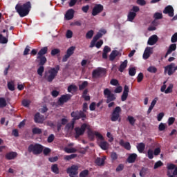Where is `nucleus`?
Masks as SVG:
<instances>
[{"mask_svg":"<svg viewBox=\"0 0 177 177\" xmlns=\"http://www.w3.org/2000/svg\"><path fill=\"white\" fill-rule=\"evenodd\" d=\"M48 53V47H43L40 49V50L37 53V59L39 60V64H46V62H48V59H46V57L44 56V55H46Z\"/></svg>","mask_w":177,"mask_h":177,"instance_id":"7ed1b4c3","label":"nucleus"},{"mask_svg":"<svg viewBox=\"0 0 177 177\" xmlns=\"http://www.w3.org/2000/svg\"><path fill=\"white\" fill-rule=\"evenodd\" d=\"M86 128H88V124L86 123H84L81 125V127H75V139H78L80 136H82L85 133V131H86Z\"/></svg>","mask_w":177,"mask_h":177,"instance_id":"0eeeda50","label":"nucleus"},{"mask_svg":"<svg viewBox=\"0 0 177 177\" xmlns=\"http://www.w3.org/2000/svg\"><path fill=\"white\" fill-rule=\"evenodd\" d=\"M22 106H24V107H28V106H30V101L28 100H24L22 101Z\"/></svg>","mask_w":177,"mask_h":177,"instance_id":"69168bd1","label":"nucleus"},{"mask_svg":"<svg viewBox=\"0 0 177 177\" xmlns=\"http://www.w3.org/2000/svg\"><path fill=\"white\" fill-rule=\"evenodd\" d=\"M136 17V12L130 11L128 14L127 19L129 21H133V19Z\"/></svg>","mask_w":177,"mask_h":177,"instance_id":"7c9ffc66","label":"nucleus"},{"mask_svg":"<svg viewBox=\"0 0 177 177\" xmlns=\"http://www.w3.org/2000/svg\"><path fill=\"white\" fill-rule=\"evenodd\" d=\"M60 54V49L54 48L51 50V56H56V55Z\"/></svg>","mask_w":177,"mask_h":177,"instance_id":"de8ad7c7","label":"nucleus"},{"mask_svg":"<svg viewBox=\"0 0 177 177\" xmlns=\"http://www.w3.org/2000/svg\"><path fill=\"white\" fill-rule=\"evenodd\" d=\"M147 171V169L142 167L140 171V176L145 177L146 176V172Z\"/></svg>","mask_w":177,"mask_h":177,"instance_id":"3c124183","label":"nucleus"},{"mask_svg":"<svg viewBox=\"0 0 177 177\" xmlns=\"http://www.w3.org/2000/svg\"><path fill=\"white\" fill-rule=\"evenodd\" d=\"M158 41V37L156 35H153L149 38L147 44L148 45H151V46L156 45Z\"/></svg>","mask_w":177,"mask_h":177,"instance_id":"a211bd4d","label":"nucleus"},{"mask_svg":"<svg viewBox=\"0 0 177 177\" xmlns=\"http://www.w3.org/2000/svg\"><path fill=\"white\" fill-rule=\"evenodd\" d=\"M111 85H113V86H117L118 85H120L118 83V80L116 79H112L110 82Z\"/></svg>","mask_w":177,"mask_h":177,"instance_id":"bf43d9fd","label":"nucleus"},{"mask_svg":"<svg viewBox=\"0 0 177 177\" xmlns=\"http://www.w3.org/2000/svg\"><path fill=\"white\" fill-rule=\"evenodd\" d=\"M79 167L75 165H73L71 166V167H68L66 169V172L67 174H69L70 177H77L78 175V169H79Z\"/></svg>","mask_w":177,"mask_h":177,"instance_id":"9d476101","label":"nucleus"},{"mask_svg":"<svg viewBox=\"0 0 177 177\" xmlns=\"http://www.w3.org/2000/svg\"><path fill=\"white\" fill-rule=\"evenodd\" d=\"M8 106L6 100L4 97H0V109H3Z\"/></svg>","mask_w":177,"mask_h":177,"instance_id":"c9c22d12","label":"nucleus"},{"mask_svg":"<svg viewBox=\"0 0 177 177\" xmlns=\"http://www.w3.org/2000/svg\"><path fill=\"white\" fill-rule=\"evenodd\" d=\"M15 9L20 17H26V16L30 13V10L31 9V3L30 1H27L23 5L17 4L15 6Z\"/></svg>","mask_w":177,"mask_h":177,"instance_id":"f257e3e1","label":"nucleus"},{"mask_svg":"<svg viewBox=\"0 0 177 177\" xmlns=\"http://www.w3.org/2000/svg\"><path fill=\"white\" fill-rule=\"evenodd\" d=\"M165 128H166L165 124H164V123H160V124H159V127H158V130L160 131H165Z\"/></svg>","mask_w":177,"mask_h":177,"instance_id":"338daca9","label":"nucleus"},{"mask_svg":"<svg viewBox=\"0 0 177 177\" xmlns=\"http://www.w3.org/2000/svg\"><path fill=\"white\" fill-rule=\"evenodd\" d=\"M127 120L129 121V124H131L132 127H133V125H135V122H136V119H135L133 116H128Z\"/></svg>","mask_w":177,"mask_h":177,"instance_id":"ea45409f","label":"nucleus"},{"mask_svg":"<svg viewBox=\"0 0 177 177\" xmlns=\"http://www.w3.org/2000/svg\"><path fill=\"white\" fill-rule=\"evenodd\" d=\"M162 165H164V163H162L161 160H158L155 163L153 168L154 169H157V168H160V167H162Z\"/></svg>","mask_w":177,"mask_h":177,"instance_id":"8fccbe9b","label":"nucleus"},{"mask_svg":"<svg viewBox=\"0 0 177 177\" xmlns=\"http://www.w3.org/2000/svg\"><path fill=\"white\" fill-rule=\"evenodd\" d=\"M95 163L99 167H102V165H104V158H97L95 160Z\"/></svg>","mask_w":177,"mask_h":177,"instance_id":"473e14b6","label":"nucleus"},{"mask_svg":"<svg viewBox=\"0 0 177 177\" xmlns=\"http://www.w3.org/2000/svg\"><path fill=\"white\" fill-rule=\"evenodd\" d=\"M39 66H40L38 69H37V74L38 75H40V77H42V74H44V72L45 71V67H44V66H45V64H39Z\"/></svg>","mask_w":177,"mask_h":177,"instance_id":"2f4dec72","label":"nucleus"},{"mask_svg":"<svg viewBox=\"0 0 177 177\" xmlns=\"http://www.w3.org/2000/svg\"><path fill=\"white\" fill-rule=\"evenodd\" d=\"M175 50H176V44H171L167 50V55H171Z\"/></svg>","mask_w":177,"mask_h":177,"instance_id":"c756f323","label":"nucleus"},{"mask_svg":"<svg viewBox=\"0 0 177 177\" xmlns=\"http://www.w3.org/2000/svg\"><path fill=\"white\" fill-rule=\"evenodd\" d=\"M75 124V122L74 120L71 121V123L66 124V129H68V131H73L74 129V125Z\"/></svg>","mask_w":177,"mask_h":177,"instance_id":"e433bc0d","label":"nucleus"},{"mask_svg":"<svg viewBox=\"0 0 177 177\" xmlns=\"http://www.w3.org/2000/svg\"><path fill=\"white\" fill-rule=\"evenodd\" d=\"M104 7L102 4H95L92 10V16H97L99 13H102Z\"/></svg>","mask_w":177,"mask_h":177,"instance_id":"f8f14e48","label":"nucleus"},{"mask_svg":"<svg viewBox=\"0 0 177 177\" xmlns=\"http://www.w3.org/2000/svg\"><path fill=\"white\" fill-rule=\"evenodd\" d=\"M78 91V87L75 86V84H71L68 86V92H77Z\"/></svg>","mask_w":177,"mask_h":177,"instance_id":"72a5a7b5","label":"nucleus"},{"mask_svg":"<svg viewBox=\"0 0 177 177\" xmlns=\"http://www.w3.org/2000/svg\"><path fill=\"white\" fill-rule=\"evenodd\" d=\"M111 158L112 161H115V160H117V158H118V155H117V153H115V152H112L111 153Z\"/></svg>","mask_w":177,"mask_h":177,"instance_id":"4d7b16f0","label":"nucleus"},{"mask_svg":"<svg viewBox=\"0 0 177 177\" xmlns=\"http://www.w3.org/2000/svg\"><path fill=\"white\" fill-rule=\"evenodd\" d=\"M119 145L124 147L126 150H131V143L129 142H124V140H120Z\"/></svg>","mask_w":177,"mask_h":177,"instance_id":"4be33fe9","label":"nucleus"},{"mask_svg":"<svg viewBox=\"0 0 177 177\" xmlns=\"http://www.w3.org/2000/svg\"><path fill=\"white\" fill-rule=\"evenodd\" d=\"M175 63H171L165 67V73H167L168 75L171 76L175 73Z\"/></svg>","mask_w":177,"mask_h":177,"instance_id":"ddd939ff","label":"nucleus"},{"mask_svg":"<svg viewBox=\"0 0 177 177\" xmlns=\"http://www.w3.org/2000/svg\"><path fill=\"white\" fill-rule=\"evenodd\" d=\"M174 88V84H171L165 91V93H171L172 92V89Z\"/></svg>","mask_w":177,"mask_h":177,"instance_id":"603ef678","label":"nucleus"},{"mask_svg":"<svg viewBox=\"0 0 177 177\" xmlns=\"http://www.w3.org/2000/svg\"><path fill=\"white\" fill-rule=\"evenodd\" d=\"M59 70H60V66L59 65H57L55 68H50L48 71L45 72L44 78L46 79L48 82H52L56 78Z\"/></svg>","mask_w":177,"mask_h":177,"instance_id":"f03ea898","label":"nucleus"},{"mask_svg":"<svg viewBox=\"0 0 177 177\" xmlns=\"http://www.w3.org/2000/svg\"><path fill=\"white\" fill-rule=\"evenodd\" d=\"M33 135H41L42 133V130L38 127H35L32 129Z\"/></svg>","mask_w":177,"mask_h":177,"instance_id":"4c0bfd02","label":"nucleus"},{"mask_svg":"<svg viewBox=\"0 0 177 177\" xmlns=\"http://www.w3.org/2000/svg\"><path fill=\"white\" fill-rule=\"evenodd\" d=\"M51 171H52V172L55 174V175H59L60 171L59 170V167H58L57 164H54L51 166Z\"/></svg>","mask_w":177,"mask_h":177,"instance_id":"c85d7f7f","label":"nucleus"},{"mask_svg":"<svg viewBox=\"0 0 177 177\" xmlns=\"http://www.w3.org/2000/svg\"><path fill=\"white\" fill-rule=\"evenodd\" d=\"M153 17L156 19V20H160L162 19V14L160 12H156L153 15Z\"/></svg>","mask_w":177,"mask_h":177,"instance_id":"864d4df0","label":"nucleus"},{"mask_svg":"<svg viewBox=\"0 0 177 177\" xmlns=\"http://www.w3.org/2000/svg\"><path fill=\"white\" fill-rule=\"evenodd\" d=\"M143 73H140L137 77V82H142V81H143Z\"/></svg>","mask_w":177,"mask_h":177,"instance_id":"052dcab7","label":"nucleus"},{"mask_svg":"<svg viewBox=\"0 0 177 177\" xmlns=\"http://www.w3.org/2000/svg\"><path fill=\"white\" fill-rule=\"evenodd\" d=\"M138 158V154L136 153H131L129 156L127 158V162L129 164H133L135 161H136V159Z\"/></svg>","mask_w":177,"mask_h":177,"instance_id":"6ab92c4d","label":"nucleus"},{"mask_svg":"<svg viewBox=\"0 0 177 177\" xmlns=\"http://www.w3.org/2000/svg\"><path fill=\"white\" fill-rule=\"evenodd\" d=\"M136 74V68L133 67L129 68V75L131 77H135Z\"/></svg>","mask_w":177,"mask_h":177,"instance_id":"79ce46f5","label":"nucleus"},{"mask_svg":"<svg viewBox=\"0 0 177 177\" xmlns=\"http://www.w3.org/2000/svg\"><path fill=\"white\" fill-rule=\"evenodd\" d=\"M87 86H88V82L84 81L82 82V84L79 85V89L80 91H84V89H85V88H86Z\"/></svg>","mask_w":177,"mask_h":177,"instance_id":"37998d69","label":"nucleus"},{"mask_svg":"<svg viewBox=\"0 0 177 177\" xmlns=\"http://www.w3.org/2000/svg\"><path fill=\"white\" fill-rule=\"evenodd\" d=\"M118 55H120V52H118V50H112L109 55V60H111V62H113L117 57V56H118Z\"/></svg>","mask_w":177,"mask_h":177,"instance_id":"a878e982","label":"nucleus"},{"mask_svg":"<svg viewBox=\"0 0 177 177\" xmlns=\"http://www.w3.org/2000/svg\"><path fill=\"white\" fill-rule=\"evenodd\" d=\"M145 149H146V145L143 142L138 143L137 145V150L139 153H143L145 151Z\"/></svg>","mask_w":177,"mask_h":177,"instance_id":"cd10ccee","label":"nucleus"},{"mask_svg":"<svg viewBox=\"0 0 177 177\" xmlns=\"http://www.w3.org/2000/svg\"><path fill=\"white\" fill-rule=\"evenodd\" d=\"M71 115L73 118L72 120L75 122L78 120H81V118L82 121H85V118H86V114H85V113H84L82 111H73L71 113Z\"/></svg>","mask_w":177,"mask_h":177,"instance_id":"39448f33","label":"nucleus"},{"mask_svg":"<svg viewBox=\"0 0 177 177\" xmlns=\"http://www.w3.org/2000/svg\"><path fill=\"white\" fill-rule=\"evenodd\" d=\"M28 151L37 156L44 151V147L41 144H31L28 147Z\"/></svg>","mask_w":177,"mask_h":177,"instance_id":"20e7f679","label":"nucleus"},{"mask_svg":"<svg viewBox=\"0 0 177 177\" xmlns=\"http://www.w3.org/2000/svg\"><path fill=\"white\" fill-rule=\"evenodd\" d=\"M147 71L149 73H151L153 74H156V73H157V68H156L155 66H149L147 68Z\"/></svg>","mask_w":177,"mask_h":177,"instance_id":"49530a36","label":"nucleus"},{"mask_svg":"<svg viewBox=\"0 0 177 177\" xmlns=\"http://www.w3.org/2000/svg\"><path fill=\"white\" fill-rule=\"evenodd\" d=\"M17 157V153L16 152H9L6 154V160H15Z\"/></svg>","mask_w":177,"mask_h":177,"instance_id":"393cba45","label":"nucleus"},{"mask_svg":"<svg viewBox=\"0 0 177 177\" xmlns=\"http://www.w3.org/2000/svg\"><path fill=\"white\" fill-rule=\"evenodd\" d=\"M34 121L36 124H44V121H45L44 116L37 112L34 116Z\"/></svg>","mask_w":177,"mask_h":177,"instance_id":"2eb2a0df","label":"nucleus"},{"mask_svg":"<svg viewBox=\"0 0 177 177\" xmlns=\"http://www.w3.org/2000/svg\"><path fill=\"white\" fill-rule=\"evenodd\" d=\"M128 66V60L125 59L120 66L119 67V71L120 73H124V71L125 70L126 67Z\"/></svg>","mask_w":177,"mask_h":177,"instance_id":"bb28decb","label":"nucleus"},{"mask_svg":"<svg viewBox=\"0 0 177 177\" xmlns=\"http://www.w3.org/2000/svg\"><path fill=\"white\" fill-rule=\"evenodd\" d=\"M175 122V118L171 117L168 119V125L171 126Z\"/></svg>","mask_w":177,"mask_h":177,"instance_id":"0e129e2a","label":"nucleus"},{"mask_svg":"<svg viewBox=\"0 0 177 177\" xmlns=\"http://www.w3.org/2000/svg\"><path fill=\"white\" fill-rule=\"evenodd\" d=\"M167 169H174V171H173V175L174 176H177V167L176 165L173 164V163H169V164H167Z\"/></svg>","mask_w":177,"mask_h":177,"instance_id":"b1692460","label":"nucleus"},{"mask_svg":"<svg viewBox=\"0 0 177 177\" xmlns=\"http://www.w3.org/2000/svg\"><path fill=\"white\" fill-rule=\"evenodd\" d=\"M87 135L89 139H91V140H93V139H95V131H92L91 129H88Z\"/></svg>","mask_w":177,"mask_h":177,"instance_id":"f704fd0d","label":"nucleus"},{"mask_svg":"<svg viewBox=\"0 0 177 177\" xmlns=\"http://www.w3.org/2000/svg\"><path fill=\"white\" fill-rule=\"evenodd\" d=\"M75 157H77V154L73 153L71 155L66 156L64 157V160H66V161H70V160H73V159L75 158Z\"/></svg>","mask_w":177,"mask_h":177,"instance_id":"a19ab883","label":"nucleus"},{"mask_svg":"<svg viewBox=\"0 0 177 177\" xmlns=\"http://www.w3.org/2000/svg\"><path fill=\"white\" fill-rule=\"evenodd\" d=\"M65 17L66 20H71L74 17V10L73 9H69L67 10Z\"/></svg>","mask_w":177,"mask_h":177,"instance_id":"412c9836","label":"nucleus"},{"mask_svg":"<svg viewBox=\"0 0 177 177\" xmlns=\"http://www.w3.org/2000/svg\"><path fill=\"white\" fill-rule=\"evenodd\" d=\"M66 38H73V31L68 30L66 35Z\"/></svg>","mask_w":177,"mask_h":177,"instance_id":"774afa93","label":"nucleus"},{"mask_svg":"<svg viewBox=\"0 0 177 177\" xmlns=\"http://www.w3.org/2000/svg\"><path fill=\"white\" fill-rule=\"evenodd\" d=\"M0 44H8V38L0 34Z\"/></svg>","mask_w":177,"mask_h":177,"instance_id":"09e8293b","label":"nucleus"},{"mask_svg":"<svg viewBox=\"0 0 177 177\" xmlns=\"http://www.w3.org/2000/svg\"><path fill=\"white\" fill-rule=\"evenodd\" d=\"M8 88L9 89V91H15V82H8Z\"/></svg>","mask_w":177,"mask_h":177,"instance_id":"c03bdc74","label":"nucleus"},{"mask_svg":"<svg viewBox=\"0 0 177 177\" xmlns=\"http://www.w3.org/2000/svg\"><path fill=\"white\" fill-rule=\"evenodd\" d=\"M107 31L104 29L100 30L95 36L93 37L92 41H94V42H97V39L100 38H102L104 34H106Z\"/></svg>","mask_w":177,"mask_h":177,"instance_id":"f3484780","label":"nucleus"},{"mask_svg":"<svg viewBox=\"0 0 177 177\" xmlns=\"http://www.w3.org/2000/svg\"><path fill=\"white\" fill-rule=\"evenodd\" d=\"M98 146H100V147L102 150H107L110 145L106 141H101V142H98Z\"/></svg>","mask_w":177,"mask_h":177,"instance_id":"5701e85b","label":"nucleus"},{"mask_svg":"<svg viewBox=\"0 0 177 177\" xmlns=\"http://www.w3.org/2000/svg\"><path fill=\"white\" fill-rule=\"evenodd\" d=\"M75 50V46H71L66 50V55L62 57V62L64 63L74 55V51Z\"/></svg>","mask_w":177,"mask_h":177,"instance_id":"9b49d317","label":"nucleus"},{"mask_svg":"<svg viewBox=\"0 0 177 177\" xmlns=\"http://www.w3.org/2000/svg\"><path fill=\"white\" fill-rule=\"evenodd\" d=\"M104 96H105L106 99V103H111V102H114V100L117 99L115 95L111 93V91H110L109 88H105L104 90Z\"/></svg>","mask_w":177,"mask_h":177,"instance_id":"6e6552de","label":"nucleus"},{"mask_svg":"<svg viewBox=\"0 0 177 177\" xmlns=\"http://www.w3.org/2000/svg\"><path fill=\"white\" fill-rule=\"evenodd\" d=\"M70 99H71V95L70 94L62 95L58 100V104H64L65 103H67L68 100H70Z\"/></svg>","mask_w":177,"mask_h":177,"instance_id":"4468645a","label":"nucleus"},{"mask_svg":"<svg viewBox=\"0 0 177 177\" xmlns=\"http://www.w3.org/2000/svg\"><path fill=\"white\" fill-rule=\"evenodd\" d=\"M95 135L97 138H98V139H100V140H104V138L103 136H102V134H100V133L95 131Z\"/></svg>","mask_w":177,"mask_h":177,"instance_id":"680f3d73","label":"nucleus"},{"mask_svg":"<svg viewBox=\"0 0 177 177\" xmlns=\"http://www.w3.org/2000/svg\"><path fill=\"white\" fill-rule=\"evenodd\" d=\"M151 48L150 47H147L145 50L144 54H143V59H145V60H147V59H149V57H150V55H151Z\"/></svg>","mask_w":177,"mask_h":177,"instance_id":"aec40b11","label":"nucleus"},{"mask_svg":"<svg viewBox=\"0 0 177 177\" xmlns=\"http://www.w3.org/2000/svg\"><path fill=\"white\" fill-rule=\"evenodd\" d=\"M55 140V135L50 134L47 139L48 143H52Z\"/></svg>","mask_w":177,"mask_h":177,"instance_id":"13d9d810","label":"nucleus"},{"mask_svg":"<svg viewBox=\"0 0 177 177\" xmlns=\"http://www.w3.org/2000/svg\"><path fill=\"white\" fill-rule=\"evenodd\" d=\"M174 7L172 6H167L165 8L163 13L165 15H168L169 17H174Z\"/></svg>","mask_w":177,"mask_h":177,"instance_id":"dca6fc26","label":"nucleus"},{"mask_svg":"<svg viewBox=\"0 0 177 177\" xmlns=\"http://www.w3.org/2000/svg\"><path fill=\"white\" fill-rule=\"evenodd\" d=\"M66 153H77V149L75 148H66L65 149Z\"/></svg>","mask_w":177,"mask_h":177,"instance_id":"5fc2aeb1","label":"nucleus"},{"mask_svg":"<svg viewBox=\"0 0 177 177\" xmlns=\"http://www.w3.org/2000/svg\"><path fill=\"white\" fill-rule=\"evenodd\" d=\"M120 113H121V107L116 106L111 115V121L113 122H115V121H118L121 122V118H120Z\"/></svg>","mask_w":177,"mask_h":177,"instance_id":"423d86ee","label":"nucleus"},{"mask_svg":"<svg viewBox=\"0 0 177 177\" xmlns=\"http://www.w3.org/2000/svg\"><path fill=\"white\" fill-rule=\"evenodd\" d=\"M171 41L172 44H175L177 42V32L172 35Z\"/></svg>","mask_w":177,"mask_h":177,"instance_id":"e2e57ef3","label":"nucleus"},{"mask_svg":"<svg viewBox=\"0 0 177 177\" xmlns=\"http://www.w3.org/2000/svg\"><path fill=\"white\" fill-rule=\"evenodd\" d=\"M93 37V31L92 30L88 31L87 33L86 34V38H87V39H91V38H92Z\"/></svg>","mask_w":177,"mask_h":177,"instance_id":"6e6d98bb","label":"nucleus"},{"mask_svg":"<svg viewBox=\"0 0 177 177\" xmlns=\"http://www.w3.org/2000/svg\"><path fill=\"white\" fill-rule=\"evenodd\" d=\"M106 69L104 68H97L93 71L92 77L93 78H102L106 75Z\"/></svg>","mask_w":177,"mask_h":177,"instance_id":"1a4fd4ad","label":"nucleus"},{"mask_svg":"<svg viewBox=\"0 0 177 177\" xmlns=\"http://www.w3.org/2000/svg\"><path fill=\"white\" fill-rule=\"evenodd\" d=\"M147 157L149 160H153L154 158V152L151 149H149L147 151Z\"/></svg>","mask_w":177,"mask_h":177,"instance_id":"a18cd8bd","label":"nucleus"},{"mask_svg":"<svg viewBox=\"0 0 177 177\" xmlns=\"http://www.w3.org/2000/svg\"><path fill=\"white\" fill-rule=\"evenodd\" d=\"M89 175V170L88 169H84L83 171H82L80 174H79V177H88Z\"/></svg>","mask_w":177,"mask_h":177,"instance_id":"58836bf2","label":"nucleus"}]
</instances>
